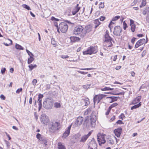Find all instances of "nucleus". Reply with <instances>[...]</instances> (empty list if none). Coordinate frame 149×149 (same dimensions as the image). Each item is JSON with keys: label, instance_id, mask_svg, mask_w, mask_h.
<instances>
[{"label": "nucleus", "instance_id": "nucleus-38", "mask_svg": "<svg viewBox=\"0 0 149 149\" xmlns=\"http://www.w3.org/2000/svg\"><path fill=\"white\" fill-rule=\"evenodd\" d=\"M8 40L9 41H10V43H9V44H8L6 43H5V42L3 43V44L6 46H8L10 45H12V40H10L9 39H8Z\"/></svg>", "mask_w": 149, "mask_h": 149}, {"label": "nucleus", "instance_id": "nucleus-26", "mask_svg": "<svg viewBox=\"0 0 149 149\" xmlns=\"http://www.w3.org/2000/svg\"><path fill=\"white\" fill-rule=\"evenodd\" d=\"M33 56L30 55V58L28 60L27 63L28 64L31 63L34 61V58L33 57Z\"/></svg>", "mask_w": 149, "mask_h": 149}, {"label": "nucleus", "instance_id": "nucleus-19", "mask_svg": "<svg viewBox=\"0 0 149 149\" xmlns=\"http://www.w3.org/2000/svg\"><path fill=\"white\" fill-rule=\"evenodd\" d=\"M119 97L111 96L107 97V98L110 99L111 100L110 103H112L114 101H116L117 100L118 98H119Z\"/></svg>", "mask_w": 149, "mask_h": 149}, {"label": "nucleus", "instance_id": "nucleus-27", "mask_svg": "<svg viewBox=\"0 0 149 149\" xmlns=\"http://www.w3.org/2000/svg\"><path fill=\"white\" fill-rule=\"evenodd\" d=\"M37 67V65L36 64L33 65L31 64L29 65L28 67L29 68V70L31 71L34 68H36Z\"/></svg>", "mask_w": 149, "mask_h": 149}, {"label": "nucleus", "instance_id": "nucleus-13", "mask_svg": "<svg viewBox=\"0 0 149 149\" xmlns=\"http://www.w3.org/2000/svg\"><path fill=\"white\" fill-rule=\"evenodd\" d=\"M145 40L144 38L139 40L136 42L135 45V48H137L140 46L143 45L145 43Z\"/></svg>", "mask_w": 149, "mask_h": 149}, {"label": "nucleus", "instance_id": "nucleus-36", "mask_svg": "<svg viewBox=\"0 0 149 149\" xmlns=\"http://www.w3.org/2000/svg\"><path fill=\"white\" fill-rule=\"evenodd\" d=\"M24 8L28 10H31L30 7L27 5L26 4H23L22 6Z\"/></svg>", "mask_w": 149, "mask_h": 149}, {"label": "nucleus", "instance_id": "nucleus-58", "mask_svg": "<svg viewBox=\"0 0 149 149\" xmlns=\"http://www.w3.org/2000/svg\"><path fill=\"white\" fill-rule=\"evenodd\" d=\"M105 19V17L103 16H101L99 18L100 20L101 21H103Z\"/></svg>", "mask_w": 149, "mask_h": 149}, {"label": "nucleus", "instance_id": "nucleus-16", "mask_svg": "<svg viewBox=\"0 0 149 149\" xmlns=\"http://www.w3.org/2000/svg\"><path fill=\"white\" fill-rule=\"evenodd\" d=\"M122 129L121 127H119L117 129H115L114 130V132L115 135L118 137H119L122 132Z\"/></svg>", "mask_w": 149, "mask_h": 149}, {"label": "nucleus", "instance_id": "nucleus-63", "mask_svg": "<svg viewBox=\"0 0 149 149\" xmlns=\"http://www.w3.org/2000/svg\"><path fill=\"white\" fill-rule=\"evenodd\" d=\"M111 110V109H109H109H108L107 111L105 113L106 115H108L109 114V112H110Z\"/></svg>", "mask_w": 149, "mask_h": 149}, {"label": "nucleus", "instance_id": "nucleus-62", "mask_svg": "<svg viewBox=\"0 0 149 149\" xmlns=\"http://www.w3.org/2000/svg\"><path fill=\"white\" fill-rule=\"evenodd\" d=\"M0 97L1 98V99L3 100H5L6 98V97H5V96L2 94L1 95H0Z\"/></svg>", "mask_w": 149, "mask_h": 149}, {"label": "nucleus", "instance_id": "nucleus-9", "mask_svg": "<svg viewBox=\"0 0 149 149\" xmlns=\"http://www.w3.org/2000/svg\"><path fill=\"white\" fill-rule=\"evenodd\" d=\"M40 120L42 124L44 125H47L49 122V119L48 116L45 114H42L40 117Z\"/></svg>", "mask_w": 149, "mask_h": 149}, {"label": "nucleus", "instance_id": "nucleus-33", "mask_svg": "<svg viewBox=\"0 0 149 149\" xmlns=\"http://www.w3.org/2000/svg\"><path fill=\"white\" fill-rule=\"evenodd\" d=\"M120 17L119 16H116L113 17L112 19V21H115L120 19Z\"/></svg>", "mask_w": 149, "mask_h": 149}, {"label": "nucleus", "instance_id": "nucleus-24", "mask_svg": "<svg viewBox=\"0 0 149 149\" xmlns=\"http://www.w3.org/2000/svg\"><path fill=\"white\" fill-rule=\"evenodd\" d=\"M58 149H66L65 146L60 142L58 143Z\"/></svg>", "mask_w": 149, "mask_h": 149}, {"label": "nucleus", "instance_id": "nucleus-5", "mask_svg": "<svg viewBox=\"0 0 149 149\" xmlns=\"http://www.w3.org/2000/svg\"><path fill=\"white\" fill-rule=\"evenodd\" d=\"M112 38L109 36V33L108 31H106V34L104 36V41L105 42L108 43L109 45L108 46L110 47L111 46L112 44L111 42Z\"/></svg>", "mask_w": 149, "mask_h": 149}, {"label": "nucleus", "instance_id": "nucleus-10", "mask_svg": "<svg viewBox=\"0 0 149 149\" xmlns=\"http://www.w3.org/2000/svg\"><path fill=\"white\" fill-rule=\"evenodd\" d=\"M105 96V95L102 94L95 95L93 98L94 104H95L96 102L98 104Z\"/></svg>", "mask_w": 149, "mask_h": 149}, {"label": "nucleus", "instance_id": "nucleus-28", "mask_svg": "<svg viewBox=\"0 0 149 149\" xmlns=\"http://www.w3.org/2000/svg\"><path fill=\"white\" fill-rule=\"evenodd\" d=\"M15 47L17 49L23 50L24 49V48L22 47L17 44H16Z\"/></svg>", "mask_w": 149, "mask_h": 149}, {"label": "nucleus", "instance_id": "nucleus-25", "mask_svg": "<svg viewBox=\"0 0 149 149\" xmlns=\"http://www.w3.org/2000/svg\"><path fill=\"white\" fill-rule=\"evenodd\" d=\"M141 102H140L139 103L137 104L134 105V106H132L131 108V110H133L134 109H136L137 108L140 107L141 105Z\"/></svg>", "mask_w": 149, "mask_h": 149}, {"label": "nucleus", "instance_id": "nucleus-7", "mask_svg": "<svg viewBox=\"0 0 149 149\" xmlns=\"http://www.w3.org/2000/svg\"><path fill=\"white\" fill-rule=\"evenodd\" d=\"M51 126V127H50V125H49V129L52 130V132H54L59 129L60 124L59 122H55L52 123Z\"/></svg>", "mask_w": 149, "mask_h": 149}, {"label": "nucleus", "instance_id": "nucleus-20", "mask_svg": "<svg viewBox=\"0 0 149 149\" xmlns=\"http://www.w3.org/2000/svg\"><path fill=\"white\" fill-rule=\"evenodd\" d=\"M141 98V96H139L135 98L132 101V103L133 104H136L139 102Z\"/></svg>", "mask_w": 149, "mask_h": 149}, {"label": "nucleus", "instance_id": "nucleus-49", "mask_svg": "<svg viewBox=\"0 0 149 149\" xmlns=\"http://www.w3.org/2000/svg\"><path fill=\"white\" fill-rule=\"evenodd\" d=\"M80 70H91L93 69V68H80Z\"/></svg>", "mask_w": 149, "mask_h": 149}, {"label": "nucleus", "instance_id": "nucleus-18", "mask_svg": "<svg viewBox=\"0 0 149 149\" xmlns=\"http://www.w3.org/2000/svg\"><path fill=\"white\" fill-rule=\"evenodd\" d=\"M84 118L83 117L79 116L76 120V124L77 126L80 125L83 123Z\"/></svg>", "mask_w": 149, "mask_h": 149}, {"label": "nucleus", "instance_id": "nucleus-3", "mask_svg": "<svg viewBox=\"0 0 149 149\" xmlns=\"http://www.w3.org/2000/svg\"><path fill=\"white\" fill-rule=\"evenodd\" d=\"M97 51V47L90 46L88 48L87 50L83 52V54L84 55H91L96 53Z\"/></svg>", "mask_w": 149, "mask_h": 149}, {"label": "nucleus", "instance_id": "nucleus-54", "mask_svg": "<svg viewBox=\"0 0 149 149\" xmlns=\"http://www.w3.org/2000/svg\"><path fill=\"white\" fill-rule=\"evenodd\" d=\"M88 99V98H86V97H84V98H82L81 100V102L83 103H84L85 102H86V99Z\"/></svg>", "mask_w": 149, "mask_h": 149}, {"label": "nucleus", "instance_id": "nucleus-39", "mask_svg": "<svg viewBox=\"0 0 149 149\" xmlns=\"http://www.w3.org/2000/svg\"><path fill=\"white\" fill-rule=\"evenodd\" d=\"M123 28L124 30H125L127 27V24L126 23L125 21H124L123 23Z\"/></svg>", "mask_w": 149, "mask_h": 149}, {"label": "nucleus", "instance_id": "nucleus-46", "mask_svg": "<svg viewBox=\"0 0 149 149\" xmlns=\"http://www.w3.org/2000/svg\"><path fill=\"white\" fill-rule=\"evenodd\" d=\"M107 142L108 143H109L111 144H112L113 143V141L111 139H108L107 141Z\"/></svg>", "mask_w": 149, "mask_h": 149}, {"label": "nucleus", "instance_id": "nucleus-48", "mask_svg": "<svg viewBox=\"0 0 149 149\" xmlns=\"http://www.w3.org/2000/svg\"><path fill=\"white\" fill-rule=\"evenodd\" d=\"M37 82V80L36 79H34L33 80L32 83L33 85L35 86L36 85Z\"/></svg>", "mask_w": 149, "mask_h": 149}, {"label": "nucleus", "instance_id": "nucleus-37", "mask_svg": "<svg viewBox=\"0 0 149 149\" xmlns=\"http://www.w3.org/2000/svg\"><path fill=\"white\" fill-rule=\"evenodd\" d=\"M124 92H120L119 93H113L112 94L114 95H124Z\"/></svg>", "mask_w": 149, "mask_h": 149}, {"label": "nucleus", "instance_id": "nucleus-45", "mask_svg": "<svg viewBox=\"0 0 149 149\" xmlns=\"http://www.w3.org/2000/svg\"><path fill=\"white\" fill-rule=\"evenodd\" d=\"M6 68H1V73L2 74H3L6 71Z\"/></svg>", "mask_w": 149, "mask_h": 149}, {"label": "nucleus", "instance_id": "nucleus-50", "mask_svg": "<svg viewBox=\"0 0 149 149\" xmlns=\"http://www.w3.org/2000/svg\"><path fill=\"white\" fill-rule=\"evenodd\" d=\"M22 91V88L18 89L16 91V93L19 94V93Z\"/></svg>", "mask_w": 149, "mask_h": 149}, {"label": "nucleus", "instance_id": "nucleus-41", "mask_svg": "<svg viewBox=\"0 0 149 149\" xmlns=\"http://www.w3.org/2000/svg\"><path fill=\"white\" fill-rule=\"evenodd\" d=\"M54 107L56 108H59L61 107V104L58 102H55L54 103Z\"/></svg>", "mask_w": 149, "mask_h": 149}, {"label": "nucleus", "instance_id": "nucleus-57", "mask_svg": "<svg viewBox=\"0 0 149 149\" xmlns=\"http://www.w3.org/2000/svg\"><path fill=\"white\" fill-rule=\"evenodd\" d=\"M26 52L28 54V55H29L30 56V55H32V56H33V55L32 54V53L30 52L29 50H28L27 49L26 50Z\"/></svg>", "mask_w": 149, "mask_h": 149}, {"label": "nucleus", "instance_id": "nucleus-6", "mask_svg": "<svg viewBox=\"0 0 149 149\" xmlns=\"http://www.w3.org/2000/svg\"><path fill=\"white\" fill-rule=\"evenodd\" d=\"M59 28L62 33H65L68 30V26L65 22H62L60 23L59 25Z\"/></svg>", "mask_w": 149, "mask_h": 149}, {"label": "nucleus", "instance_id": "nucleus-44", "mask_svg": "<svg viewBox=\"0 0 149 149\" xmlns=\"http://www.w3.org/2000/svg\"><path fill=\"white\" fill-rule=\"evenodd\" d=\"M43 95L42 94L40 93L38 95V100H41L43 97Z\"/></svg>", "mask_w": 149, "mask_h": 149}, {"label": "nucleus", "instance_id": "nucleus-29", "mask_svg": "<svg viewBox=\"0 0 149 149\" xmlns=\"http://www.w3.org/2000/svg\"><path fill=\"white\" fill-rule=\"evenodd\" d=\"M38 105L39 106L38 107V110L39 111H40L42 107V99H41V100H38Z\"/></svg>", "mask_w": 149, "mask_h": 149}, {"label": "nucleus", "instance_id": "nucleus-15", "mask_svg": "<svg viewBox=\"0 0 149 149\" xmlns=\"http://www.w3.org/2000/svg\"><path fill=\"white\" fill-rule=\"evenodd\" d=\"M91 132H90L87 135H85L82 136L80 140L81 142H85L88 137L91 135Z\"/></svg>", "mask_w": 149, "mask_h": 149}, {"label": "nucleus", "instance_id": "nucleus-60", "mask_svg": "<svg viewBox=\"0 0 149 149\" xmlns=\"http://www.w3.org/2000/svg\"><path fill=\"white\" fill-rule=\"evenodd\" d=\"M136 39V38L135 37H133L132 39L131 40V42L133 44H134L135 41V40Z\"/></svg>", "mask_w": 149, "mask_h": 149}, {"label": "nucleus", "instance_id": "nucleus-30", "mask_svg": "<svg viewBox=\"0 0 149 149\" xmlns=\"http://www.w3.org/2000/svg\"><path fill=\"white\" fill-rule=\"evenodd\" d=\"M146 0H142L141 4L140 6V8L143 7L146 5Z\"/></svg>", "mask_w": 149, "mask_h": 149}, {"label": "nucleus", "instance_id": "nucleus-56", "mask_svg": "<svg viewBox=\"0 0 149 149\" xmlns=\"http://www.w3.org/2000/svg\"><path fill=\"white\" fill-rule=\"evenodd\" d=\"M77 72L81 74H87L88 73V72H83L81 71H78Z\"/></svg>", "mask_w": 149, "mask_h": 149}, {"label": "nucleus", "instance_id": "nucleus-31", "mask_svg": "<svg viewBox=\"0 0 149 149\" xmlns=\"http://www.w3.org/2000/svg\"><path fill=\"white\" fill-rule=\"evenodd\" d=\"M51 42L52 44L54 45V47L56 46V42L55 40V39L54 38H52L51 39Z\"/></svg>", "mask_w": 149, "mask_h": 149}, {"label": "nucleus", "instance_id": "nucleus-34", "mask_svg": "<svg viewBox=\"0 0 149 149\" xmlns=\"http://www.w3.org/2000/svg\"><path fill=\"white\" fill-rule=\"evenodd\" d=\"M131 26V29L133 32H134L136 28V26L135 24H133L130 26Z\"/></svg>", "mask_w": 149, "mask_h": 149}, {"label": "nucleus", "instance_id": "nucleus-17", "mask_svg": "<svg viewBox=\"0 0 149 149\" xmlns=\"http://www.w3.org/2000/svg\"><path fill=\"white\" fill-rule=\"evenodd\" d=\"M79 4H77L76 6L73 9L72 13L73 15H75L79 10L80 7H79Z\"/></svg>", "mask_w": 149, "mask_h": 149}, {"label": "nucleus", "instance_id": "nucleus-12", "mask_svg": "<svg viewBox=\"0 0 149 149\" xmlns=\"http://www.w3.org/2000/svg\"><path fill=\"white\" fill-rule=\"evenodd\" d=\"M97 139L100 146H101L102 144H104L106 142V140L103 135L98 134L97 135Z\"/></svg>", "mask_w": 149, "mask_h": 149}, {"label": "nucleus", "instance_id": "nucleus-47", "mask_svg": "<svg viewBox=\"0 0 149 149\" xmlns=\"http://www.w3.org/2000/svg\"><path fill=\"white\" fill-rule=\"evenodd\" d=\"M104 7V3L100 2L99 4V8H103Z\"/></svg>", "mask_w": 149, "mask_h": 149}, {"label": "nucleus", "instance_id": "nucleus-51", "mask_svg": "<svg viewBox=\"0 0 149 149\" xmlns=\"http://www.w3.org/2000/svg\"><path fill=\"white\" fill-rule=\"evenodd\" d=\"M90 85H86L83 86L84 88L85 89H88L89 88Z\"/></svg>", "mask_w": 149, "mask_h": 149}, {"label": "nucleus", "instance_id": "nucleus-4", "mask_svg": "<svg viewBox=\"0 0 149 149\" xmlns=\"http://www.w3.org/2000/svg\"><path fill=\"white\" fill-rule=\"evenodd\" d=\"M88 149H97V145L94 138H93L88 144Z\"/></svg>", "mask_w": 149, "mask_h": 149}, {"label": "nucleus", "instance_id": "nucleus-35", "mask_svg": "<svg viewBox=\"0 0 149 149\" xmlns=\"http://www.w3.org/2000/svg\"><path fill=\"white\" fill-rule=\"evenodd\" d=\"M118 104L116 103H114L111 104L109 107V109H111L112 108L118 105Z\"/></svg>", "mask_w": 149, "mask_h": 149}, {"label": "nucleus", "instance_id": "nucleus-11", "mask_svg": "<svg viewBox=\"0 0 149 149\" xmlns=\"http://www.w3.org/2000/svg\"><path fill=\"white\" fill-rule=\"evenodd\" d=\"M83 29L84 28L82 26L80 25L77 26L74 28L73 30V33L75 35H77L80 34Z\"/></svg>", "mask_w": 149, "mask_h": 149}, {"label": "nucleus", "instance_id": "nucleus-53", "mask_svg": "<svg viewBox=\"0 0 149 149\" xmlns=\"http://www.w3.org/2000/svg\"><path fill=\"white\" fill-rule=\"evenodd\" d=\"M51 19L52 21H59V19H58L54 17H52Z\"/></svg>", "mask_w": 149, "mask_h": 149}, {"label": "nucleus", "instance_id": "nucleus-40", "mask_svg": "<svg viewBox=\"0 0 149 149\" xmlns=\"http://www.w3.org/2000/svg\"><path fill=\"white\" fill-rule=\"evenodd\" d=\"M114 24V23L112 22V20L111 21L109 24V28L111 31L112 27H111V25Z\"/></svg>", "mask_w": 149, "mask_h": 149}, {"label": "nucleus", "instance_id": "nucleus-42", "mask_svg": "<svg viewBox=\"0 0 149 149\" xmlns=\"http://www.w3.org/2000/svg\"><path fill=\"white\" fill-rule=\"evenodd\" d=\"M90 104V102L89 101V99H86V102H85L84 103V106H86Z\"/></svg>", "mask_w": 149, "mask_h": 149}, {"label": "nucleus", "instance_id": "nucleus-59", "mask_svg": "<svg viewBox=\"0 0 149 149\" xmlns=\"http://www.w3.org/2000/svg\"><path fill=\"white\" fill-rule=\"evenodd\" d=\"M116 123L119 124H123V123L122 122V121L120 120H118Z\"/></svg>", "mask_w": 149, "mask_h": 149}, {"label": "nucleus", "instance_id": "nucleus-55", "mask_svg": "<svg viewBox=\"0 0 149 149\" xmlns=\"http://www.w3.org/2000/svg\"><path fill=\"white\" fill-rule=\"evenodd\" d=\"M61 57L63 59H65L69 58V56L68 55H61Z\"/></svg>", "mask_w": 149, "mask_h": 149}, {"label": "nucleus", "instance_id": "nucleus-43", "mask_svg": "<svg viewBox=\"0 0 149 149\" xmlns=\"http://www.w3.org/2000/svg\"><path fill=\"white\" fill-rule=\"evenodd\" d=\"M125 118L124 114L123 113H122L119 116V118L122 120H123Z\"/></svg>", "mask_w": 149, "mask_h": 149}, {"label": "nucleus", "instance_id": "nucleus-2", "mask_svg": "<svg viewBox=\"0 0 149 149\" xmlns=\"http://www.w3.org/2000/svg\"><path fill=\"white\" fill-rule=\"evenodd\" d=\"M54 103V100L52 98H47L45 99L43 104V107L47 109L52 108Z\"/></svg>", "mask_w": 149, "mask_h": 149}, {"label": "nucleus", "instance_id": "nucleus-32", "mask_svg": "<svg viewBox=\"0 0 149 149\" xmlns=\"http://www.w3.org/2000/svg\"><path fill=\"white\" fill-rule=\"evenodd\" d=\"M41 135L39 133H38L36 136V137L40 141L42 140V138L41 137Z\"/></svg>", "mask_w": 149, "mask_h": 149}, {"label": "nucleus", "instance_id": "nucleus-8", "mask_svg": "<svg viewBox=\"0 0 149 149\" xmlns=\"http://www.w3.org/2000/svg\"><path fill=\"white\" fill-rule=\"evenodd\" d=\"M122 29L119 26H115L114 28L113 33L117 36H120L122 34Z\"/></svg>", "mask_w": 149, "mask_h": 149}, {"label": "nucleus", "instance_id": "nucleus-52", "mask_svg": "<svg viewBox=\"0 0 149 149\" xmlns=\"http://www.w3.org/2000/svg\"><path fill=\"white\" fill-rule=\"evenodd\" d=\"M138 0H134V1L131 4V6H133L135 5L137 3Z\"/></svg>", "mask_w": 149, "mask_h": 149}, {"label": "nucleus", "instance_id": "nucleus-22", "mask_svg": "<svg viewBox=\"0 0 149 149\" xmlns=\"http://www.w3.org/2000/svg\"><path fill=\"white\" fill-rule=\"evenodd\" d=\"M93 23L95 24L94 28L96 29L100 24V22L98 19H97L93 21Z\"/></svg>", "mask_w": 149, "mask_h": 149}, {"label": "nucleus", "instance_id": "nucleus-1", "mask_svg": "<svg viewBox=\"0 0 149 149\" xmlns=\"http://www.w3.org/2000/svg\"><path fill=\"white\" fill-rule=\"evenodd\" d=\"M90 119L86 118L85 120V124L88 128L90 127L93 128L95 125V122L96 120V113L95 112L93 111L90 116Z\"/></svg>", "mask_w": 149, "mask_h": 149}, {"label": "nucleus", "instance_id": "nucleus-14", "mask_svg": "<svg viewBox=\"0 0 149 149\" xmlns=\"http://www.w3.org/2000/svg\"><path fill=\"white\" fill-rule=\"evenodd\" d=\"M71 126L72 125H70L68 127L67 129L65 130L62 136L63 137L65 138L69 135Z\"/></svg>", "mask_w": 149, "mask_h": 149}, {"label": "nucleus", "instance_id": "nucleus-23", "mask_svg": "<svg viewBox=\"0 0 149 149\" xmlns=\"http://www.w3.org/2000/svg\"><path fill=\"white\" fill-rule=\"evenodd\" d=\"M71 41L72 42H75L79 40L80 39L77 37H70Z\"/></svg>", "mask_w": 149, "mask_h": 149}, {"label": "nucleus", "instance_id": "nucleus-64", "mask_svg": "<svg viewBox=\"0 0 149 149\" xmlns=\"http://www.w3.org/2000/svg\"><path fill=\"white\" fill-rule=\"evenodd\" d=\"M130 26L132 25L133 24H134V21L133 20H132V19H130Z\"/></svg>", "mask_w": 149, "mask_h": 149}, {"label": "nucleus", "instance_id": "nucleus-61", "mask_svg": "<svg viewBox=\"0 0 149 149\" xmlns=\"http://www.w3.org/2000/svg\"><path fill=\"white\" fill-rule=\"evenodd\" d=\"M108 87H105L103 88H102L101 89V90L102 91H108Z\"/></svg>", "mask_w": 149, "mask_h": 149}, {"label": "nucleus", "instance_id": "nucleus-21", "mask_svg": "<svg viewBox=\"0 0 149 149\" xmlns=\"http://www.w3.org/2000/svg\"><path fill=\"white\" fill-rule=\"evenodd\" d=\"M85 29L86 33L89 32L92 30V26L91 25H88L85 27Z\"/></svg>", "mask_w": 149, "mask_h": 149}]
</instances>
